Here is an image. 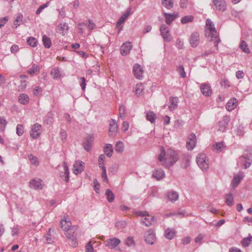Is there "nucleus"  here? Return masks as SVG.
<instances>
[{"label": "nucleus", "instance_id": "nucleus-7", "mask_svg": "<svg viewBox=\"0 0 252 252\" xmlns=\"http://www.w3.org/2000/svg\"><path fill=\"white\" fill-rule=\"evenodd\" d=\"M241 162L244 165L245 169L248 168L252 163V154H247L240 157Z\"/></svg>", "mask_w": 252, "mask_h": 252}, {"label": "nucleus", "instance_id": "nucleus-35", "mask_svg": "<svg viewBox=\"0 0 252 252\" xmlns=\"http://www.w3.org/2000/svg\"><path fill=\"white\" fill-rule=\"evenodd\" d=\"M252 243V236H251V235H250L248 237L244 238L241 242L242 245L245 247H248L250 245V244H251Z\"/></svg>", "mask_w": 252, "mask_h": 252}, {"label": "nucleus", "instance_id": "nucleus-64", "mask_svg": "<svg viewBox=\"0 0 252 252\" xmlns=\"http://www.w3.org/2000/svg\"><path fill=\"white\" fill-rule=\"evenodd\" d=\"M60 135L62 140H65L67 137L66 131L64 129H61L60 131Z\"/></svg>", "mask_w": 252, "mask_h": 252}, {"label": "nucleus", "instance_id": "nucleus-33", "mask_svg": "<svg viewBox=\"0 0 252 252\" xmlns=\"http://www.w3.org/2000/svg\"><path fill=\"white\" fill-rule=\"evenodd\" d=\"M19 101L21 104L25 105L29 102V97L27 94H21L19 96Z\"/></svg>", "mask_w": 252, "mask_h": 252}, {"label": "nucleus", "instance_id": "nucleus-18", "mask_svg": "<svg viewBox=\"0 0 252 252\" xmlns=\"http://www.w3.org/2000/svg\"><path fill=\"white\" fill-rule=\"evenodd\" d=\"M243 177L244 174L241 172L234 176L232 181V188L233 189L235 188L239 185Z\"/></svg>", "mask_w": 252, "mask_h": 252}, {"label": "nucleus", "instance_id": "nucleus-38", "mask_svg": "<svg viewBox=\"0 0 252 252\" xmlns=\"http://www.w3.org/2000/svg\"><path fill=\"white\" fill-rule=\"evenodd\" d=\"M124 149V145L123 142L118 141L115 145V150L117 152L121 153Z\"/></svg>", "mask_w": 252, "mask_h": 252}, {"label": "nucleus", "instance_id": "nucleus-30", "mask_svg": "<svg viewBox=\"0 0 252 252\" xmlns=\"http://www.w3.org/2000/svg\"><path fill=\"white\" fill-rule=\"evenodd\" d=\"M153 176L157 180H160L165 176V173L161 169L156 170L154 172Z\"/></svg>", "mask_w": 252, "mask_h": 252}, {"label": "nucleus", "instance_id": "nucleus-56", "mask_svg": "<svg viewBox=\"0 0 252 252\" xmlns=\"http://www.w3.org/2000/svg\"><path fill=\"white\" fill-rule=\"evenodd\" d=\"M126 244L127 246H132L134 245V241L133 239V238L131 237H129L127 238V240L126 242Z\"/></svg>", "mask_w": 252, "mask_h": 252}, {"label": "nucleus", "instance_id": "nucleus-23", "mask_svg": "<svg viewBox=\"0 0 252 252\" xmlns=\"http://www.w3.org/2000/svg\"><path fill=\"white\" fill-rule=\"evenodd\" d=\"M82 161H76L73 165L74 169L73 173L75 175H77L83 171Z\"/></svg>", "mask_w": 252, "mask_h": 252}, {"label": "nucleus", "instance_id": "nucleus-27", "mask_svg": "<svg viewBox=\"0 0 252 252\" xmlns=\"http://www.w3.org/2000/svg\"><path fill=\"white\" fill-rule=\"evenodd\" d=\"M178 103V97H172L170 98L169 108L170 111H172L177 108Z\"/></svg>", "mask_w": 252, "mask_h": 252}, {"label": "nucleus", "instance_id": "nucleus-22", "mask_svg": "<svg viewBox=\"0 0 252 252\" xmlns=\"http://www.w3.org/2000/svg\"><path fill=\"white\" fill-rule=\"evenodd\" d=\"M164 15L165 18V21L167 25L170 24L175 20L176 17H178V13H174L173 14L164 13Z\"/></svg>", "mask_w": 252, "mask_h": 252}, {"label": "nucleus", "instance_id": "nucleus-40", "mask_svg": "<svg viewBox=\"0 0 252 252\" xmlns=\"http://www.w3.org/2000/svg\"><path fill=\"white\" fill-rule=\"evenodd\" d=\"M29 159L31 161L32 164H33L35 166H37L39 165V162L38 158L36 157L33 156L32 155L30 154L28 155Z\"/></svg>", "mask_w": 252, "mask_h": 252}, {"label": "nucleus", "instance_id": "nucleus-1", "mask_svg": "<svg viewBox=\"0 0 252 252\" xmlns=\"http://www.w3.org/2000/svg\"><path fill=\"white\" fill-rule=\"evenodd\" d=\"M78 232L77 227L74 225L71 226V227L65 231V236L70 240L69 244L73 247H76L77 246V235Z\"/></svg>", "mask_w": 252, "mask_h": 252}, {"label": "nucleus", "instance_id": "nucleus-46", "mask_svg": "<svg viewBox=\"0 0 252 252\" xmlns=\"http://www.w3.org/2000/svg\"><path fill=\"white\" fill-rule=\"evenodd\" d=\"M143 90L144 87L143 86L142 84H137L135 89V94L137 95H141Z\"/></svg>", "mask_w": 252, "mask_h": 252}, {"label": "nucleus", "instance_id": "nucleus-44", "mask_svg": "<svg viewBox=\"0 0 252 252\" xmlns=\"http://www.w3.org/2000/svg\"><path fill=\"white\" fill-rule=\"evenodd\" d=\"M193 18V16L191 15L185 16L182 18L181 22L183 24H187L189 22H192Z\"/></svg>", "mask_w": 252, "mask_h": 252}, {"label": "nucleus", "instance_id": "nucleus-50", "mask_svg": "<svg viewBox=\"0 0 252 252\" xmlns=\"http://www.w3.org/2000/svg\"><path fill=\"white\" fill-rule=\"evenodd\" d=\"M7 121L5 119L0 117V130L3 131L7 125Z\"/></svg>", "mask_w": 252, "mask_h": 252}, {"label": "nucleus", "instance_id": "nucleus-36", "mask_svg": "<svg viewBox=\"0 0 252 252\" xmlns=\"http://www.w3.org/2000/svg\"><path fill=\"white\" fill-rule=\"evenodd\" d=\"M42 41L44 47L46 48H49L51 45V40L49 37H48L45 35L42 37Z\"/></svg>", "mask_w": 252, "mask_h": 252}, {"label": "nucleus", "instance_id": "nucleus-12", "mask_svg": "<svg viewBox=\"0 0 252 252\" xmlns=\"http://www.w3.org/2000/svg\"><path fill=\"white\" fill-rule=\"evenodd\" d=\"M143 70L139 64H135L133 67V72L137 79H141L143 77Z\"/></svg>", "mask_w": 252, "mask_h": 252}, {"label": "nucleus", "instance_id": "nucleus-47", "mask_svg": "<svg viewBox=\"0 0 252 252\" xmlns=\"http://www.w3.org/2000/svg\"><path fill=\"white\" fill-rule=\"evenodd\" d=\"M190 159L188 157H184L183 159V161L181 164V166L182 168L185 169L188 167L189 164Z\"/></svg>", "mask_w": 252, "mask_h": 252}, {"label": "nucleus", "instance_id": "nucleus-32", "mask_svg": "<svg viewBox=\"0 0 252 252\" xmlns=\"http://www.w3.org/2000/svg\"><path fill=\"white\" fill-rule=\"evenodd\" d=\"M213 148L214 150L216 151L217 152H221L223 149H225L224 142H221L219 143H216L213 145Z\"/></svg>", "mask_w": 252, "mask_h": 252}, {"label": "nucleus", "instance_id": "nucleus-20", "mask_svg": "<svg viewBox=\"0 0 252 252\" xmlns=\"http://www.w3.org/2000/svg\"><path fill=\"white\" fill-rule=\"evenodd\" d=\"M147 226H150L153 225L155 222V218L154 217L150 216L149 214L145 217L143 220L141 221Z\"/></svg>", "mask_w": 252, "mask_h": 252}, {"label": "nucleus", "instance_id": "nucleus-48", "mask_svg": "<svg viewBox=\"0 0 252 252\" xmlns=\"http://www.w3.org/2000/svg\"><path fill=\"white\" fill-rule=\"evenodd\" d=\"M165 156H166V152L165 149L163 147H161L160 148V154L158 156V160L159 161L161 162L165 159Z\"/></svg>", "mask_w": 252, "mask_h": 252}, {"label": "nucleus", "instance_id": "nucleus-26", "mask_svg": "<svg viewBox=\"0 0 252 252\" xmlns=\"http://www.w3.org/2000/svg\"><path fill=\"white\" fill-rule=\"evenodd\" d=\"M167 197L171 201H175L179 198V194L175 191H169L167 192Z\"/></svg>", "mask_w": 252, "mask_h": 252}, {"label": "nucleus", "instance_id": "nucleus-41", "mask_svg": "<svg viewBox=\"0 0 252 252\" xmlns=\"http://www.w3.org/2000/svg\"><path fill=\"white\" fill-rule=\"evenodd\" d=\"M23 15L21 13L17 14L16 18L14 21V25L16 29L19 26H20L22 22Z\"/></svg>", "mask_w": 252, "mask_h": 252}, {"label": "nucleus", "instance_id": "nucleus-14", "mask_svg": "<svg viewBox=\"0 0 252 252\" xmlns=\"http://www.w3.org/2000/svg\"><path fill=\"white\" fill-rule=\"evenodd\" d=\"M201 93L205 96H209L212 94L211 86L207 83L202 84L200 87Z\"/></svg>", "mask_w": 252, "mask_h": 252}, {"label": "nucleus", "instance_id": "nucleus-15", "mask_svg": "<svg viewBox=\"0 0 252 252\" xmlns=\"http://www.w3.org/2000/svg\"><path fill=\"white\" fill-rule=\"evenodd\" d=\"M160 32L163 39L167 42L170 41L169 30L165 25H162L160 28Z\"/></svg>", "mask_w": 252, "mask_h": 252}, {"label": "nucleus", "instance_id": "nucleus-11", "mask_svg": "<svg viewBox=\"0 0 252 252\" xmlns=\"http://www.w3.org/2000/svg\"><path fill=\"white\" fill-rule=\"evenodd\" d=\"M196 143V135L194 133H191L187 142V148L189 150H192L195 146Z\"/></svg>", "mask_w": 252, "mask_h": 252}, {"label": "nucleus", "instance_id": "nucleus-5", "mask_svg": "<svg viewBox=\"0 0 252 252\" xmlns=\"http://www.w3.org/2000/svg\"><path fill=\"white\" fill-rule=\"evenodd\" d=\"M41 132V126L37 123L34 124L30 131V136L33 139H37Z\"/></svg>", "mask_w": 252, "mask_h": 252}, {"label": "nucleus", "instance_id": "nucleus-17", "mask_svg": "<svg viewBox=\"0 0 252 252\" xmlns=\"http://www.w3.org/2000/svg\"><path fill=\"white\" fill-rule=\"evenodd\" d=\"M199 42V34L197 32H193L190 36V43L192 47H196Z\"/></svg>", "mask_w": 252, "mask_h": 252}, {"label": "nucleus", "instance_id": "nucleus-2", "mask_svg": "<svg viewBox=\"0 0 252 252\" xmlns=\"http://www.w3.org/2000/svg\"><path fill=\"white\" fill-rule=\"evenodd\" d=\"M206 36L209 39V41H212L213 38H216L218 36L217 32L215 27V25L210 19H207L206 22Z\"/></svg>", "mask_w": 252, "mask_h": 252}, {"label": "nucleus", "instance_id": "nucleus-51", "mask_svg": "<svg viewBox=\"0 0 252 252\" xmlns=\"http://www.w3.org/2000/svg\"><path fill=\"white\" fill-rule=\"evenodd\" d=\"M16 133L19 136H21L24 133V127L23 125L19 124L16 127Z\"/></svg>", "mask_w": 252, "mask_h": 252}, {"label": "nucleus", "instance_id": "nucleus-37", "mask_svg": "<svg viewBox=\"0 0 252 252\" xmlns=\"http://www.w3.org/2000/svg\"><path fill=\"white\" fill-rule=\"evenodd\" d=\"M162 4L168 9H171L173 6V0H161Z\"/></svg>", "mask_w": 252, "mask_h": 252}, {"label": "nucleus", "instance_id": "nucleus-34", "mask_svg": "<svg viewBox=\"0 0 252 252\" xmlns=\"http://www.w3.org/2000/svg\"><path fill=\"white\" fill-rule=\"evenodd\" d=\"M107 199L109 202H112L114 200L115 195L110 189H107L105 192Z\"/></svg>", "mask_w": 252, "mask_h": 252}, {"label": "nucleus", "instance_id": "nucleus-10", "mask_svg": "<svg viewBox=\"0 0 252 252\" xmlns=\"http://www.w3.org/2000/svg\"><path fill=\"white\" fill-rule=\"evenodd\" d=\"M145 241L147 244L153 245L156 240L155 233L153 230H148L144 236Z\"/></svg>", "mask_w": 252, "mask_h": 252}, {"label": "nucleus", "instance_id": "nucleus-13", "mask_svg": "<svg viewBox=\"0 0 252 252\" xmlns=\"http://www.w3.org/2000/svg\"><path fill=\"white\" fill-rule=\"evenodd\" d=\"M229 121L230 118L229 116H224L222 120L219 121L218 123L219 126L218 130L221 132H224L225 130Z\"/></svg>", "mask_w": 252, "mask_h": 252}, {"label": "nucleus", "instance_id": "nucleus-49", "mask_svg": "<svg viewBox=\"0 0 252 252\" xmlns=\"http://www.w3.org/2000/svg\"><path fill=\"white\" fill-rule=\"evenodd\" d=\"M39 70V67L38 65L33 64L32 67L29 69L28 73L30 74H33L35 72L38 71Z\"/></svg>", "mask_w": 252, "mask_h": 252}, {"label": "nucleus", "instance_id": "nucleus-6", "mask_svg": "<svg viewBox=\"0 0 252 252\" xmlns=\"http://www.w3.org/2000/svg\"><path fill=\"white\" fill-rule=\"evenodd\" d=\"M118 132V125L116 121L114 119H111L109 125V135L110 136L115 137Z\"/></svg>", "mask_w": 252, "mask_h": 252}, {"label": "nucleus", "instance_id": "nucleus-16", "mask_svg": "<svg viewBox=\"0 0 252 252\" xmlns=\"http://www.w3.org/2000/svg\"><path fill=\"white\" fill-rule=\"evenodd\" d=\"M132 48L131 43L126 42L123 44L121 47V53L123 56H126L129 53Z\"/></svg>", "mask_w": 252, "mask_h": 252}, {"label": "nucleus", "instance_id": "nucleus-28", "mask_svg": "<svg viewBox=\"0 0 252 252\" xmlns=\"http://www.w3.org/2000/svg\"><path fill=\"white\" fill-rule=\"evenodd\" d=\"M176 233V232L174 229H170L168 228L165 230L164 236L167 239L171 240L175 236Z\"/></svg>", "mask_w": 252, "mask_h": 252}, {"label": "nucleus", "instance_id": "nucleus-24", "mask_svg": "<svg viewBox=\"0 0 252 252\" xmlns=\"http://www.w3.org/2000/svg\"><path fill=\"white\" fill-rule=\"evenodd\" d=\"M63 167L64 172L63 174H61V177L63 180L67 182L69 180V172L68 166L65 161L63 162Z\"/></svg>", "mask_w": 252, "mask_h": 252}, {"label": "nucleus", "instance_id": "nucleus-61", "mask_svg": "<svg viewBox=\"0 0 252 252\" xmlns=\"http://www.w3.org/2000/svg\"><path fill=\"white\" fill-rule=\"evenodd\" d=\"M188 5V0H180V6L182 8H185Z\"/></svg>", "mask_w": 252, "mask_h": 252}, {"label": "nucleus", "instance_id": "nucleus-59", "mask_svg": "<svg viewBox=\"0 0 252 252\" xmlns=\"http://www.w3.org/2000/svg\"><path fill=\"white\" fill-rule=\"evenodd\" d=\"M131 8L129 7L127 8V10L126 11V12L124 14V15L122 16L123 18H124L125 20L126 18H127L129 15L131 13Z\"/></svg>", "mask_w": 252, "mask_h": 252}, {"label": "nucleus", "instance_id": "nucleus-42", "mask_svg": "<svg viewBox=\"0 0 252 252\" xmlns=\"http://www.w3.org/2000/svg\"><path fill=\"white\" fill-rule=\"evenodd\" d=\"M240 47L243 52L246 53H250V50L247 44L245 41L242 40L241 41Z\"/></svg>", "mask_w": 252, "mask_h": 252}, {"label": "nucleus", "instance_id": "nucleus-8", "mask_svg": "<svg viewBox=\"0 0 252 252\" xmlns=\"http://www.w3.org/2000/svg\"><path fill=\"white\" fill-rule=\"evenodd\" d=\"M215 9L223 12L226 10L227 5L225 0H212Z\"/></svg>", "mask_w": 252, "mask_h": 252}, {"label": "nucleus", "instance_id": "nucleus-25", "mask_svg": "<svg viewBox=\"0 0 252 252\" xmlns=\"http://www.w3.org/2000/svg\"><path fill=\"white\" fill-rule=\"evenodd\" d=\"M238 101L235 98L229 100L226 105V108L228 111H232L237 105Z\"/></svg>", "mask_w": 252, "mask_h": 252}, {"label": "nucleus", "instance_id": "nucleus-9", "mask_svg": "<svg viewBox=\"0 0 252 252\" xmlns=\"http://www.w3.org/2000/svg\"><path fill=\"white\" fill-rule=\"evenodd\" d=\"M105 246L111 249H114L121 243L119 239L113 237L107 239L104 241Z\"/></svg>", "mask_w": 252, "mask_h": 252}, {"label": "nucleus", "instance_id": "nucleus-39", "mask_svg": "<svg viewBox=\"0 0 252 252\" xmlns=\"http://www.w3.org/2000/svg\"><path fill=\"white\" fill-rule=\"evenodd\" d=\"M51 74L54 79L60 78L61 74L59 68L56 67L53 69L51 71Z\"/></svg>", "mask_w": 252, "mask_h": 252}, {"label": "nucleus", "instance_id": "nucleus-45", "mask_svg": "<svg viewBox=\"0 0 252 252\" xmlns=\"http://www.w3.org/2000/svg\"><path fill=\"white\" fill-rule=\"evenodd\" d=\"M226 196L227 198L225 200V203L228 206H232L233 205V197L232 194L230 193L229 194H226Z\"/></svg>", "mask_w": 252, "mask_h": 252}, {"label": "nucleus", "instance_id": "nucleus-60", "mask_svg": "<svg viewBox=\"0 0 252 252\" xmlns=\"http://www.w3.org/2000/svg\"><path fill=\"white\" fill-rule=\"evenodd\" d=\"M86 252H94V249L90 243H88L86 246Z\"/></svg>", "mask_w": 252, "mask_h": 252}, {"label": "nucleus", "instance_id": "nucleus-19", "mask_svg": "<svg viewBox=\"0 0 252 252\" xmlns=\"http://www.w3.org/2000/svg\"><path fill=\"white\" fill-rule=\"evenodd\" d=\"M30 186L34 189H42L41 180L40 179H32L30 182Z\"/></svg>", "mask_w": 252, "mask_h": 252}, {"label": "nucleus", "instance_id": "nucleus-54", "mask_svg": "<svg viewBox=\"0 0 252 252\" xmlns=\"http://www.w3.org/2000/svg\"><path fill=\"white\" fill-rule=\"evenodd\" d=\"M49 3V2H47L46 3H44L43 4L40 5L39 7V8L37 9V10H36V14L37 15H39L43 9H44L45 8H46L48 6Z\"/></svg>", "mask_w": 252, "mask_h": 252}, {"label": "nucleus", "instance_id": "nucleus-58", "mask_svg": "<svg viewBox=\"0 0 252 252\" xmlns=\"http://www.w3.org/2000/svg\"><path fill=\"white\" fill-rule=\"evenodd\" d=\"M68 30V27L67 24H66V23H64L63 24L60 25V28L59 30L61 32H62V33H63L64 30L67 31Z\"/></svg>", "mask_w": 252, "mask_h": 252}, {"label": "nucleus", "instance_id": "nucleus-62", "mask_svg": "<svg viewBox=\"0 0 252 252\" xmlns=\"http://www.w3.org/2000/svg\"><path fill=\"white\" fill-rule=\"evenodd\" d=\"M102 177L104 179H105L106 181H108V178L106 174V169L105 166H102Z\"/></svg>", "mask_w": 252, "mask_h": 252}, {"label": "nucleus", "instance_id": "nucleus-57", "mask_svg": "<svg viewBox=\"0 0 252 252\" xmlns=\"http://www.w3.org/2000/svg\"><path fill=\"white\" fill-rule=\"evenodd\" d=\"M8 17L6 16L0 19V28H1L8 21Z\"/></svg>", "mask_w": 252, "mask_h": 252}, {"label": "nucleus", "instance_id": "nucleus-31", "mask_svg": "<svg viewBox=\"0 0 252 252\" xmlns=\"http://www.w3.org/2000/svg\"><path fill=\"white\" fill-rule=\"evenodd\" d=\"M146 119L149 121L152 124H153L155 122L156 119V115L154 112L149 111L146 114Z\"/></svg>", "mask_w": 252, "mask_h": 252}, {"label": "nucleus", "instance_id": "nucleus-52", "mask_svg": "<svg viewBox=\"0 0 252 252\" xmlns=\"http://www.w3.org/2000/svg\"><path fill=\"white\" fill-rule=\"evenodd\" d=\"M177 71L180 74L181 77L185 78L186 76V73L185 71L183 65H180L178 68Z\"/></svg>", "mask_w": 252, "mask_h": 252}, {"label": "nucleus", "instance_id": "nucleus-43", "mask_svg": "<svg viewBox=\"0 0 252 252\" xmlns=\"http://www.w3.org/2000/svg\"><path fill=\"white\" fill-rule=\"evenodd\" d=\"M27 42L30 46L32 47H34L37 45V40L34 37H29L27 40Z\"/></svg>", "mask_w": 252, "mask_h": 252}, {"label": "nucleus", "instance_id": "nucleus-63", "mask_svg": "<svg viewBox=\"0 0 252 252\" xmlns=\"http://www.w3.org/2000/svg\"><path fill=\"white\" fill-rule=\"evenodd\" d=\"M128 127H129V124H128V123L127 122H124L123 123V126H122V130L124 131V132H126V131L128 129Z\"/></svg>", "mask_w": 252, "mask_h": 252}, {"label": "nucleus", "instance_id": "nucleus-55", "mask_svg": "<svg viewBox=\"0 0 252 252\" xmlns=\"http://www.w3.org/2000/svg\"><path fill=\"white\" fill-rule=\"evenodd\" d=\"M91 143L85 142L83 143L84 148L88 152H90L92 149Z\"/></svg>", "mask_w": 252, "mask_h": 252}, {"label": "nucleus", "instance_id": "nucleus-53", "mask_svg": "<svg viewBox=\"0 0 252 252\" xmlns=\"http://www.w3.org/2000/svg\"><path fill=\"white\" fill-rule=\"evenodd\" d=\"M94 189L96 193H98L99 191L100 184L96 179H94L93 181Z\"/></svg>", "mask_w": 252, "mask_h": 252}, {"label": "nucleus", "instance_id": "nucleus-3", "mask_svg": "<svg viewBox=\"0 0 252 252\" xmlns=\"http://www.w3.org/2000/svg\"><path fill=\"white\" fill-rule=\"evenodd\" d=\"M196 160L198 166L203 171H206L208 169L209 164L205 154H198L196 158Z\"/></svg>", "mask_w": 252, "mask_h": 252}, {"label": "nucleus", "instance_id": "nucleus-29", "mask_svg": "<svg viewBox=\"0 0 252 252\" xmlns=\"http://www.w3.org/2000/svg\"><path fill=\"white\" fill-rule=\"evenodd\" d=\"M113 149L112 145L111 144H107L104 148V152L105 153L107 157L110 158L112 155Z\"/></svg>", "mask_w": 252, "mask_h": 252}, {"label": "nucleus", "instance_id": "nucleus-21", "mask_svg": "<svg viewBox=\"0 0 252 252\" xmlns=\"http://www.w3.org/2000/svg\"><path fill=\"white\" fill-rule=\"evenodd\" d=\"M60 225L62 229L65 231L67 229L71 227V223L69 219L67 217L64 219H62L61 220Z\"/></svg>", "mask_w": 252, "mask_h": 252}, {"label": "nucleus", "instance_id": "nucleus-4", "mask_svg": "<svg viewBox=\"0 0 252 252\" xmlns=\"http://www.w3.org/2000/svg\"><path fill=\"white\" fill-rule=\"evenodd\" d=\"M167 159L169 162L165 163V166L170 167L174 164L179 159V156L176 151L172 149H169L167 152Z\"/></svg>", "mask_w": 252, "mask_h": 252}]
</instances>
